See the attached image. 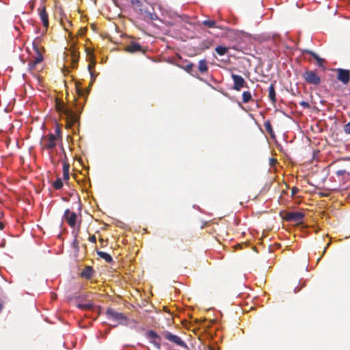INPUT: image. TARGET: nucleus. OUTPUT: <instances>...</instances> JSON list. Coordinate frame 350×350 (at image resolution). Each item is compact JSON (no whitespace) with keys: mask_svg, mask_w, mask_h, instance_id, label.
<instances>
[{"mask_svg":"<svg viewBox=\"0 0 350 350\" xmlns=\"http://www.w3.org/2000/svg\"><path fill=\"white\" fill-rule=\"evenodd\" d=\"M299 189L297 188V187H293L292 189V196H295L297 192H298Z\"/></svg>","mask_w":350,"mask_h":350,"instance_id":"nucleus-37","label":"nucleus"},{"mask_svg":"<svg viewBox=\"0 0 350 350\" xmlns=\"http://www.w3.org/2000/svg\"><path fill=\"white\" fill-rule=\"evenodd\" d=\"M264 126H265V128L267 132L269 133L271 137H273L274 132H273V128H272L270 121H269V120L266 121L265 122Z\"/></svg>","mask_w":350,"mask_h":350,"instance_id":"nucleus-25","label":"nucleus"},{"mask_svg":"<svg viewBox=\"0 0 350 350\" xmlns=\"http://www.w3.org/2000/svg\"><path fill=\"white\" fill-rule=\"evenodd\" d=\"M131 3L133 6L139 8H140L143 5V3L141 0H131Z\"/></svg>","mask_w":350,"mask_h":350,"instance_id":"nucleus-28","label":"nucleus"},{"mask_svg":"<svg viewBox=\"0 0 350 350\" xmlns=\"http://www.w3.org/2000/svg\"><path fill=\"white\" fill-rule=\"evenodd\" d=\"M269 98L273 104L276 103V95L275 91V85L271 83L269 87Z\"/></svg>","mask_w":350,"mask_h":350,"instance_id":"nucleus-16","label":"nucleus"},{"mask_svg":"<svg viewBox=\"0 0 350 350\" xmlns=\"http://www.w3.org/2000/svg\"><path fill=\"white\" fill-rule=\"evenodd\" d=\"M65 220L71 227H75L76 225L77 215L74 212H71L69 209H66L64 215Z\"/></svg>","mask_w":350,"mask_h":350,"instance_id":"nucleus-12","label":"nucleus"},{"mask_svg":"<svg viewBox=\"0 0 350 350\" xmlns=\"http://www.w3.org/2000/svg\"><path fill=\"white\" fill-rule=\"evenodd\" d=\"M170 241L174 242L176 241V239L174 238H170Z\"/></svg>","mask_w":350,"mask_h":350,"instance_id":"nucleus-45","label":"nucleus"},{"mask_svg":"<svg viewBox=\"0 0 350 350\" xmlns=\"http://www.w3.org/2000/svg\"><path fill=\"white\" fill-rule=\"evenodd\" d=\"M40 41L38 39L35 40L33 42V49L35 51V55H33V60H34V63H40L43 60L42 51H44L43 47H40Z\"/></svg>","mask_w":350,"mask_h":350,"instance_id":"nucleus-7","label":"nucleus"},{"mask_svg":"<svg viewBox=\"0 0 350 350\" xmlns=\"http://www.w3.org/2000/svg\"><path fill=\"white\" fill-rule=\"evenodd\" d=\"M38 11L40 18L41 19V21L42 22L43 26L46 29H47L49 27V16L46 11L45 6H40L38 9Z\"/></svg>","mask_w":350,"mask_h":350,"instance_id":"nucleus-13","label":"nucleus"},{"mask_svg":"<svg viewBox=\"0 0 350 350\" xmlns=\"http://www.w3.org/2000/svg\"><path fill=\"white\" fill-rule=\"evenodd\" d=\"M77 92H78L79 95L83 96V92L82 90L77 89Z\"/></svg>","mask_w":350,"mask_h":350,"instance_id":"nucleus-38","label":"nucleus"},{"mask_svg":"<svg viewBox=\"0 0 350 350\" xmlns=\"http://www.w3.org/2000/svg\"><path fill=\"white\" fill-rule=\"evenodd\" d=\"M277 163V160L274 158L269 159V163L271 166H273Z\"/></svg>","mask_w":350,"mask_h":350,"instance_id":"nucleus-35","label":"nucleus"},{"mask_svg":"<svg viewBox=\"0 0 350 350\" xmlns=\"http://www.w3.org/2000/svg\"><path fill=\"white\" fill-rule=\"evenodd\" d=\"M299 105L302 107H304V108H309L310 107V105L308 102L306 101H301L299 103Z\"/></svg>","mask_w":350,"mask_h":350,"instance_id":"nucleus-31","label":"nucleus"},{"mask_svg":"<svg viewBox=\"0 0 350 350\" xmlns=\"http://www.w3.org/2000/svg\"><path fill=\"white\" fill-rule=\"evenodd\" d=\"M2 308H3V305L1 304H0V312L1 311Z\"/></svg>","mask_w":350,"mask_h":350,"instance_id":"nucleus-46","label":"nucleus"},{"mask_svg":"<svg viewBox=\"0 0 350 350\" xmlns=\"http://www.w3.org/2000/svg\"><path fill=\"white\" fill-rule=\"evenodd\" d=\"M89 241L95 243L96 242V237L95 235H92L88 239Z\"/></svg>","mask_w":350,"mask_h":350,"instance_id":"nucleus-33","label":"nucleus"},{"mask_svg":"<svg viewBox=\"0 0 350 350\" xmlns=\"http://www.w3.org/2000/svg\"><path fill=\"white\" fill-rule=\"evenodd\" d=\"M304 53L312 55L313 58L317 61V65L319 67H323V63H325V60L323 58L320 57L316 53L308 49L304 50Z\"/></svg>","mask_w":350,"mask_h":350,"instance_id":"nucleus-14","label":"nucleus"},{"mask_svg":"<svg viewBox=\"0 0 350 350\" xmlns=\"http://www.w3.org/2000/svg\"><path fill=\"white\" fill-rule=\"evenodd\" d=\"M228 51V47H226V46H217L216 48H215V51L217 52V53L219 55H225Z\"/></svg>","mask_w":350,"mask_h":350,"instance_id":"nucleus-24","label":"nucleus"},{"mask_svg":"<svg viewBox=\"0 0 350 350\" xmlns=\"http://www.w3.org/2000/svg\"><path fill=\"white\" fill-rule=\"evenodd\" d=\"M77 307L83 310H93L94 304L92 301H88L85 304H77Z\"/></svg>","mask_w":350,"mask_h":350,"instance_id":"nucleus-18","label":"nucleus"},{"mask_svg":"<svg viewBox=\"0 0 350 350\" xmlns=\"http://www.w3.org/2000/svg\"><path fill=\"white\" fill-rule=\"evenodd\" d=\"M73 245H74V247H75V249L77 250H79V242L76 239L74 240Z\"/></svg>","mask_w":350,"mask_h":350,"instance_id":"nucleus-36","label":"nucleus"},{"mask_svg":"<svg viewBox=\"0 0 350 350\" xmlns=\"http://www.w3.org/2000/svg\"><path fill=\"white\" fill-rule=\"evenodd\" d=\"M347 189V186L341 185L340 187H334L330 188L331 190H338V189Z\"/></svg>","mask_w":350,"mask_h":350,"instance_id":"nucleus-32","label":"nucleus"},{"mask_svg":"<svg viewBox=\"0 0 350 350\" xmlns=\"http://www.w3.org/2000/svg\"><path fill=\"white\" fill-rule=\"evenodd\" d=\"M99 241H100V243H103L104 240H103V239H102V238H101V239H99Z\"/></svg>","mask_w":350,"mask_h":350,"instance_id":"nucleus-47","label":"nucleus"},{"mask_svg":"<svg viewBox=\"0 0 350 350\" xmlns=\"http://www.w3.org/2000/svg\"><path fill=\"white\" fill-rule=\"evenodd\" d=\"M69 178H70V176H64V180L68 181L69 180Z\"/></svg>","mask_w":350,"mask_h":350,"instance_id":"nucleus-42","label":"nucleus"},{"mask_svg":"<svg viewBox=\"0 0 350 350\" xmlns=\"http://www.w3.org/2000/svg\"><path fill=\"white\" fill-rule=\"evenodd\" d=\"M107 318L118 324L126 325L129 322L128 318L122 312H118L113 309L109 308L105 311Z\"/></svg>","mask_w":350,"mask_h":350,"instance_id":"nucleus-2","label":"nucleus"},{"mask_svg":"<svg viewBox=\"0 0 350 350\" xmlns=\"http://www.w3.org/2000/svg\"><path fill=\"white\" fill-rule=\"evenodd\" d=\"M77 58H78V57H77V56H76V55L74 53V54H73V61H74L75 62H77Z\"/></svg>","mask_w":350,"mask_h":350,"instance_id":"nucleus-41","label":"nucleus"},{"mask_svg":"<svg viewBox=\"0 0 350 350\" xmlns=\"http://www.w3.org/2000/svg\"><path fill=\"white\" fill-rule=\"evenodd\" d=\"M202 24L208 28H215L216 26V21L214 20H205L202 22ZM217 28H219L217 27Z\"/></svg>","mask_w":350,"mask_h":350,"instance_id":"nucleus-21","label":"nucleus"},{"mask_svg":"<svg viewBox=\"0 0 350 350\" xmlns=\"http://www.w3.org/2000/svg\"><path fill=\"white\" fill-rule=\"evenodd\" d=\"M55 109L58 112L66 116L68 127L71 128L79 122V116L72 109L66 107L63 101L56 99Z\"/></svg>","mask_w":350,"mask_h":350,"instance_id":"nucleus-1","label":"nucleus"},{"mask_svg":"<svg viewBox=\"0 0 350 350\" xmlns=\"http://www.w3.org/2000/svg\"><path fill=\"white\" fill-rule=\"evenodd\" d=\"M125 51L131 53H142L144 54L147 49H144L141 44L137 42L131 41L126 47Z\"/></svg>","mask_w":350,"mask_h":350,"instance_id":"nucleus-10","label":"nucleus"},{"mask_svg":"<svg viewBox=\"0 0 350 350\" xmlns=\"http://www.w3.org/2000/svg\"><path fill=\"white\" fill-rule=\"evenodd\" d=\"M96 253L100 258L104 259L107 262L110 263L113 261L110 254L102 251H96Z\"/></svg>","mask_w":350,"mask_h":350,"instance_id":"nucleus-19","label":"nucleus"},{"mask_svg":"<svg viewBox=\"0 0 350 350\" xmlns=\"http://www.w3.org/2000/svg\"><path fill=\"white\" fill-rule=\"evenodd\" d=\"M70 165L64 162L62 166V175H69Z\"/></svg>","mask_w":350,"mask_h":350,"instance_id":"nucleus-26","label":"nucleus"},{"mask_svg":"<svg viewBox=\"0 0 350 350\" xmlns=\"http://www.w3.org/2000/svg\"><path fill=\"white\" fill-rule=\"evenodd\" d=\"M305 81L312 85H319L321 83V78L313 70H306L303 74Z\"/></svg>","mask_w":350,"mask_h":350,"instance_id":"nucleus-4","label":"nucleus"},{"mask_svg":"<svg viewBox=\"0 0 350 350\" xmlns=\"http://www.w3.org/2000/svg\"><path fill=\"white\" fill-rule=\"evenodd\" d=\"M329 245H330V243H327V245L325 247L324 252H325V250H327V248L329 247Z\"/></svg>","mask_w":350,"mask_h":350,"instance_id":"nucleus-43","label":"nucleus"},{"mask_svg":"<svg viewBox=\"0 0 350 350\" xmlns=\"http://www.w3.org/2000/svg\"><path fill=\"white\" fill-rule=\"evenodd\" d=\"M243 103H247L252 100V94L249 91H244L242 94Z\"/></svg>","mask_w":350,"mask_h":350,"instance_id":"nucleus-22","label":"nucleus"},{"mask_svg":"<svg viewBox=\"0 0 350 350\" xmlns=\"http://www.w3.org/2000/svg\"><path fill=\"white\" fill-rule=\"evenodd\" d=\"M146 338L149 342L154 345V347L159 350L161 347V338L154 330H149L145 334Z\"/></svg>","mask_w":350,"mask_h":350,"instance_id":"nucleus-3","label":"nucleus"},{"mask_svg":"<svg viewBox=\"0 0 350 350\" xmlns=\"http://www.w3.org/2000/svg\"><path fill=\"white\" fill-rule=\"evenodd\" d=\"M38 63H34V60H31L28 64V70L29 72H33L35 70L36 65Z\"/></svg>","mask_w":350,"mask_h":350,"instance_id":"nucleus-27","label":"nucleus"},{"mask_svg":"<svg viewBox=\"0 0 350 350\" xmlns=\"http://www.w3.org/2000/svg\"><path fill=\"white\" fill-rule=\"evenodd\" d=\"M94 64H95V62H94L93 64H89V65H88V69H89V70H90V71L91 70L93 66H94Z\"/></svg>","mask_w":350,"mask_h":350,"instance_id":"nucleus-39","label":"nucleus"},{"mask_svg":"<svg viewBox=\"0 0 350 350\" xmlns=\"http://www.w3.org/2000/svg\"><path fill=\"white\" fill-rule=\"evenodd\" d=\"M176 241H177V242H178L177 243H176V244H175V243H173V244H172V246H173L174 247H179L178 243H183V239H177Z\"/></svg>","mask_w":350,"mask_h":350,"instance_id":"nucleus-34","label":"nucleus"},{"mask_svg":"<svg viewBox=\"0 0 350 350\" xmlns=\"http://www.w3.org/2000/svg\"><path fill=\"white\" fill-rule=\"evenodd\" d=\"M231 77L233 80L232 89L236 91H240L243 88H247V85L243 77L239 75L232 73Z\"/></svg>","mask_w":350,"mask_h":350,"instance_id":"nucleus-9","label":"nucleus"},{"mask_svg":"<svg viewBox=\"0 0 350 350\" xmlns=\"http://www.w3.org/2000/svg\"><path fill=\"white\" fill-rule=\"evenodd\" d=\"M4 227H5L4 224L3 222H0V230H3Z\"/></svg>","mask_w":350,"mask_h":350,"instance_id":"nucleus-40","label":"nucleus"},{"mask_svg":"<svg viewBox=\"0 0 350 350\" xmlns=\"http://www.w3.org/2000/svg\"><path fill=\"white\" fill-rule=\"evenodd\" d=\"M304 217V214L301 212H287L283 218L287 221L300 223Z\"/></svg>","mask_w":350,"mask_h":350,"instance_id":"nucleus-11","label":"nucleus"},{"mask_svg":"<svg viewBox=\"0 0 350 350\" xmlns=\"http://www.w3.org/2000/svg\"><path fill=\"white\" fill-rule=\"evenodd\" d=\"M57 137L54 134H49L41 142L42 148L51 150L56 146Z\"/></svg>","mask_w":350,"mask_h":350,"instance_id":"nucleus-5","label":"nucleus"},{"mask_svg":"<svg viewBox=\"0 0 350 350\" xmlns=\"http://www.w3.org/2000/svg\"><path fill=\"white\" fill-rule=\"evenodd\" d=\"M337 72V79L344 85H347L350 81V70L343 68H336L334 70Z\"/></svg>","mask_w":350,"mask_h":350,"instance_id":"nucleus-8","label":"nucleus"},{"mask_svg":"<svg viewBox=\"0 0 350 350\" xmlns=\"http://www.w3.org/2000/svg\"><path fill=\"white\" fill-rule=\"evenodd\" d=\"M208 67L207 65V61L205 59H200L198 64V70L200 73L204 74L208 72Z\"/></svg>","mask_w":350,"mask_h":350,"instance_id":"nucleus-17","label":"nucleus"},{"mask_svg":"<svg viewBox=\"0 0 350 350\" xmlns=\"http://www.w3.org/2000/svg\"><path fill=\"white\" fill-rule=\"evenodd\" d=\"M183 68L185 71H187L188 73H189L192 76H193L195 77H198L197 73H196V74L193 73V64L192 63H189L185 66H184Z\"/></svg>","mask_w":350,"mask_h":350,"instance_id":"nucleus-23","label":"nucleus"},{"mask_svg":"<svg viewBox=\"0 0 350 350\" xmlns=\"http://www.w3.org/2000/svg\"><path fill=\"white\" fill-rule=\"evenodd\" d=\"M94 273V271L93 268L90 266H86L85 269L81 273V276L87 280H90L92 278Z\"/></svg>","mask_w":350,"mask_h":350,"instance_id":"nucleus-15","label":"nucleus"},{"mask_svg":"<svg viewBox=\"0 0 350 350\" xmlns=\"http://www.w3.org/2000/svg\"><path fill=\"white\" fill-rule=\"evenodd\" d=\"M64 185V180L61 178H57L53 183V187L55 189L59 190L62 188Z\"/></svg>","mask_w":350,"mask_h":350,"instance_id":"nucleus-20","label":"nucleus"},{"mask_svg":"<svg viewBox=\"0 0 350 350\" xmlns=\"http://www.w3.org/2000/svg\"><path fill=\"white\" fill-rule=\"evenodd\" d=\"M164 337L166 340L173 342L183 348L188 349L187 345L183 341L180 337L177 335H174L170 332H165L164 333Z\"/></svg>","mask_w":350,"mask_h":350,"instance_id":"nucleus-6","label":"nucleus"},{"mask_svg":"<svg viewBox=\"0 0 350 350\" xmlns=\"http://www.w3.org/2000/svg\"><path fill=\"white\" fill-rule=\"evenodd\" d=\"M347 174V175H349L350 172H347L345 170H340L337 171L336 174L337 175H345Z\"/></svg>","mask_w":350,"mask_h":350,"instance_id":"nucleus-30","label":"nucleus"},{"mask_svg":"<svg viewBox=\"0 0 350 350\" xmlns=\"http://www.w3.org/2000/svg\"><path fill=\"white\" fill-rule=\"evenodd\" d=\"M344 131L347 134H350V121L344 126Z\"/></svg>","mask_w":350,"mask_h":350,"instance_id":"nucleus-29","label":"nucleus"},{"mask_svg":"<svg viewBox=\"0 0 350 350\" xmlns=\"http://www.w3.org/2000/svg\"><path fill=\"white\" fill-rule=\"evenodd\" d=\"M78 177H79V176H73V178H75V180L79 182V179H77V178H78Z\"/></svg>","mask_w":350,"mask_h":350,"instance_id":"nucleus-44","label":"nucleus"}]
</instances>
